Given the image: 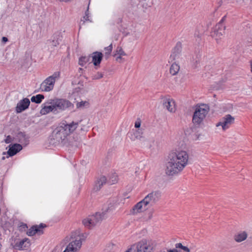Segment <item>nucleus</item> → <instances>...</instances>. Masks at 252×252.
Returning <instances> with one entry per match:
<instances>
[{
  "label": "nucleus",
  "instance_id": "1",
  "mask_svg": "<svg viewBox=\"0 0 252 252\" xmlns=\"http://www.w3.org/2000/svg\"><path fill=\"white\" fill-rule=\"evenodd\" d=\"M189 160L188 153L184 150H175L170 152L168 156L165 172L168 176H174L180 173L187 165Z\"/></svg>",
  "mask_w": 252,
  "mask_h": 252
},
{
  "label": "nucleus",
  "instance_id": "2",
  "mask_svg": "<svg viewBox=\"0 0 252 252\" xmlns=\"http://www.w3.org/2000/svg\"><path fill=\"white\" fill-rule=\"evenodd\" d=\"M88 127H55L50 135V143L53 145L61 144L63 146H67L71 141L69 138L73 134L75 130H88Z\"/></svg>",
  "mask_w": 252,
  "mask_h": 252
},
{
  "label": "nucleus",
  "instance_id": "3",
  "mask_svg": "<svg viewBox=\"0 0 252 252\" xmlns=\"http://www.w3.org/2000/svg\"><path fill=\"white\" fill-rule=\"evenodd\" d=\"M209 110V106L202 104L197 106L192 117V122L196 125H200L206 117Z\"/></svg>",
  "mask_w": 252,
  "mask_h": 252
},
{
  "label": "nucleus",
  "instance_id": "4",
  "mask_svg": "<svg viewBox=\"0 0 252 252\" xmlns=\"http://www.w3.org/2000/svg\"><path fill=\"white\" fill-rule=\"evenodd\" d=\"M60 72H55L53 74L47 78L40 85L42 92H50L53 89L56 79L60 78Z\"/></svg>",
  "mask_w": 252,
  "mask_h": 252
},
{
  "label": "nucleus",
  "instance_id": "5",
  "mask_svg": "<svg viewBox=\"0 0 252 252\" xmlns=\"http://www.w3.org/2000/svg\"><path fill=\"white\" fill-rule=\"evenodd\" d=\"M51 103H54L56 111H65L67 109H72L74 107V105L66 99L56 98L51 99Z\"/></svg>",
  "mask_w": 252,
  "mask_h": 252
},
{
  "label": "nucleus",
  "instance_id": "6",
  "mask_svg": "<svg viewBox=\"0 0 252 252\" xmlns=\"http://www.w3.org/2000/svg\"><path fill=\"white\" fill-rule=\"evenodd\" d=\"M160 197L161 192L159 191H153L146 196L143 200L145 205H147L149 208L155 205L159 201Z\"/></svg>",
  "mask_w": 252,
  "mask_h": 252
},
{
  "label": "nucleus",
  "instance_id": "7",
  "mask_svg": "<svg viewBox=\"0 0 252 252\" xmlns=\"http://www.w3.org/2000/svg\"><path fill=\"white\" fill-rule=\"evenodd\" d=\"M113 209V206L111 205L110 206L107 207L105 208H103L102 212L101 213L97 212L94 215L90 216L92 220V225L93 227L106 217V214L107 212H108Z\"/></svg>",
  "mask_w": 252,
  "mask_h": 252
},
{
  "label": "nucleus",
  "instance_id": "8",
  "mask_svg": "<svg viewBox=\"0 0 252 252\" xmlns=\"http://www.w3.org/2000/svg\"><path fill=\"white\" fill-rule=\"evenodd\" d=\"M82 238L78 235L75 239L70 242L63 252H77L81 248Z\"/></svg>",
  "mask_w": 252,
  "mask_h": 252
},
{
  "label": "nucleus",
  "instance_id": "9",
  "mask_svg": "<svg viewBox=\"0 0 252 252\" xmlns=\"http://www.w3.org/2000/svg\"><path fill=\"white\" fill-rule=\"evenodd\" d=\"M143 134V129L142 127H134L127 133L128 136L132 141L140 139L142 137Z\"/></svg>",
  "mask_w": 252,
  "mask_h": 252
},
{
  "label": "nucleus",
  "instance_id": "10",
  "mask_svg": "<svg viewBox=\"0 0 252 252\" xmlns=\"http://www.w3.org/2000/svg\"><path fill=\"white\" fill-rule=\"evenodd\" d=\"M226 17V16H224L214 28V34L218 37L222 35L225 32V26L223 24V22L225 20Z\"/></svg>",
  "mask_w": 252,
  "mask_h": 252
},
{
  "label": "nucleus",
  "instance_id": "11",
  "mask_svg": "<svg viewBox=\"0 0 252 252\" xmlns=\"http://www.w3.org/2000/svg\"><path fill=\"white\" fill-rule=\"evenodd\" d=\"M22 149V146L20 144H14L11 146L9 145V149L7 152H4L2 153L3 155H6V158L12 157L15 155L18 152Z\"/></svg>",
  "mask_w": 252,
  "mask_h": 252
},
{
  "label": "nucleus",
  "instance_id": "12",
  "mask_svg": "<svg viewBox=\"0 0 252 252\" xmlns=\"http://www.w3.org/2000/svg\"><path fill=\"white\" fill-rule=\"evenodd\" d=\"M30 242L29 239L25 238L20 241H17L14 244L11 243V246L15 250H24L30 246Z\"/></svg>",
  "mask_w": 252,
  "mask_h": 252
},
{
  "label": "nucleus",
  "instance_id": "13",
  "mask_svg": "<svg viewBox=\"0 0 252 252\" xmlns=\"http://www.w3.org/2000/svg\"><path fill=\"white\" fill-rule=\"evenodd\" d=\"M200 127H188L185 130V133L187 136L190 135L193 140L199 139L200 136V134L198 133L199 131L198 129Z\"/></svg>",
  "mask_w": 252,
  "mask_h": 252
},
{
  "label": "nucleus",
  "instance_id": "14",
  "mask_svg": "<svg viewBox=\"0 0 252 252\" xmlns=\"http://www.w3.org/2000/svg\"><path fill=\"white\" fill-rule=\"evenodd\" d=\"M30 104L29 99L25 98L21 100L17 104L16 107V111L17 113H19L27 109Z\"/></svg>",
  "mask_w": 252,
  "mask_h": 252
},
{
  "label": "nucleus",
  "instance_id": "15",
  "mask_svg": "<svg viewBox=\"0 0 252 252\" xmlns=\"http://www.w3.org/2000/svg\"><path fill=\"white\" fill-rule=\"evenodd\" d=\"M46 226V225L43 223H40L39 225H33L27 231V234L30 236H33L36 233L43 234L42 229Z\"/></svg>",
  "mask_w": 252,
  "mask_h": 252
},
{
  "label": "nucleus",
  "instance_id": "16",
  "mask_svg": "<svg viewBox=\"0 0 252 252\" xmlns=\"http://www.w3.org/2000/svg\"><path fill=\"white\" fill-rule=\"evenodd\" d=\"M136 248L137 252H152V246L144 240L138 243Z\"/></svg>",
  "mask_w": 252,
  "mask_h": 252
},
{
  "label": "nucleus",
  "instance_id": "17",
  "mask_svg": "<svg viewBox=\"0 0 252 252\" xmlns=\"http://www.w3.org/2000/svg\"><path fill=\"white\" fill-rule=\"evenodd\" d=\"M148 208V206L145 205V201L143 199L133 207L132 209L131 210V213L132 214L135 215L138 213L143 211V210H145Z\"/></svg>",
  "mask_w": 252,
  "mask_h": 252
},
{
  "label": "nucleus",
  "instance_id": "18",
  "mask_svg": "<svg viewBox=\"0 0 252 252\" xmlns=\"http://www.w3.org/2000/svg\"><path fill=\"white\" fill-rule=\"evenodd\" d=\"M182 52V44L180 42H178L176 46L172 50L170 59L173 61L179 58Z\"/></svg>",
  "mask_w": 252,
  "mask_h": 252
},
{
  "label": "nucleus",
  "instance_id": "19",
  "mask_svg": "<svg viewBox=\"0 0 252 252\" xmlns=\"http://www.w3.org/2000/svg\"><path fill=\"white\" fill-rule=\"evenodd\" d=\"M163 105L170 112H174L176 110L175 101L172 99L164 98Z\"/></svg>",
  "mask_w": 252,
  "mask_h": 252
},
{
  "label": "nucleus",
  "instance_id": "20",
  "mask_svg": "<svg viewBox=\"0 0 252 252\" xmlns=\"http://www.w3.org/2000/svg\"><path fill=\"white\" fill-rule=\"evenodd\" d=\"M234 118L230 115L228 114L216 124V126H226L227 125H232L234 124Z\"/></svg>",
  "mask_w": 252,
  "mask_h": 252
},
{
  "label": "nucleus",
  "instance_id": "21",
  "mask_svg": "<svg viewBox=\"0 0 252 252\" xmlns=\"http://www.w3.org/2000/svg\"><path fill=\"white\" fill-rule=\"evenodd\" d=\"M29 136L23 132H19L16 136V140L24 146H27L29 143Z\"/></svg>",
  "mask_w": 252,
  "mask_h": 252
},
{
  "label": "nucleus",
  "instance_id": "22",
  "mask_svg": "<svg viewBox=\"0 0 252 252\" xmlns=\"http://www.w3.org/2000/svg\"><path fill=\"white\" fill-rule=\"evenodd\" d=\"M51 102V99L49 100L46 102L47 104H50V105L46 106L45 105V104H43L44 105L40 110V113L42 115H46L51 112H54L56 111L54 103Z\"/></svg>",
  "mask_w": 252,
  "mask_h": 252
},
{
  "label": "nucleus",
  "instance_id": "23",
  "mask_svg": "<svg viewBox=\"0 0 252 252\" xmlns=\"http://www.w3.org/2000/svg\"><path fill=\"white\" fill-rule=\"evenodd\" d=\"M103 54L101 52L96 51L92 54V56H91V58L92 59V62L93 63L94 66H97L100 63Z\"/></svg>",
  "mask_w": 252,
  "mask_h": 252
},
{
  "label": "nucleus",
  "instance_id": "24",
  "mask_svg": "<svg viewBox=\"0 0 252 252\" xmlns=\"http://www.w3.org/2000/svg\"><path fill=\"white\" fill-rule=\"evenodd\" d=\"M248 237V234L245 231H240L234 236V240L240 243L246 240Z\"/></svg>",
  "mask_w": 252,
  "mask_h": 252
},
{
  "label": "nucleus",
  "instance_id": "25",
  "mask_svg": "<svg viewBox=\"0 0 252 252\" xmlns=\"http://www.w3.org/2000/svg\"><path fill=\"white\" fill-rule=\"evenodd\" d=\"M107 183V180L105 176H102L97 179L94 187V189L96 191L99 190L103 186V185Z\"/></svg>",
  "mask_w": 252,
  "mask_h": 252
},
{
  "label": "nucleus",
  "instance_id": "26",
  "mask_svg": "<svg viewBox=\"0 0 252 252\" xmlns=\"http://www.w3.org/2000/svg\"><path fill=\"white\" fill-rule=\"evenodd\" d=\"M149 148L153 152H157L159 149V145L158 142L154 140H150L148 143Z\"/></svg>",
  "mask_w": 252,
  "mask_h": 252
},
{
  "label": "nucleus",
  "instance_id": "27",
  "mask_svg": "<svg viewBox=\"0 0 252 252\" xmlns=\"http://www.w3.org/2000/svg\"><path fill=\"white\" fill-rule=\"evenodd\" d=\"M91 56H81L79 59L78 63L80 65L83 66L86 63L91 60Z\"/></svg>",
  "mask_w": 252,
  "mask_h": 252
},
{
  "label": "nucleus",
  "instance_id": "28",
  "mask_svg": "<svg viewBox=\"0 0 252 252\" xmlns=\"http://www.w3.org/2000/svg\"><path fill=\"white\" fill-rule=\"evenodd\" d=\"M44 98V96L41 94H38L35 96H32L31 98V101L32 102H35V103H40Z\"/></svg>",
  "mask_w": 252,
  "mask_h": 252
},
{
  "label": "nucleus",
  "instance_id": "29",
  "mask_svg": "<svg viewBox=\"0 0 252 252\" xmlns=\"http://www.w3.org/2000/svg\"><path fill=\"white\" fill-rule=\"evenodd\" d=\"M179 70H180L179 65L175 63H173L171 65V66L170 68V73L172 75H175L178 73Z\"/></svg>",
  "mask_w": 252,
  "mask_h": 252
},
{
  "label": "nucleus",
  "instance_id": "30",
  "mask_svg": "<svg viewBox=\"0 0 252 252\" xmlns=\"http://www.w3.org/2000/svg\"><path fill=\"white\" fill-rule=\"evenodd\" d=\"M92 220L90 217H89L88 218L84 219L82 220V223L86 227L91 229L93 227V226L92 225Z\"/></svg>",
  "mask_w": 252,
  "mask_h": 252
},
{
  "label": "nucleus",
  "instance_id": "31",
  "mask_svg": "<svg viewBox=\"0 0 252 252\" xmlns=\"http://www.w3.org/2000/svg\"><path fill=\"white\" fill-rule=\"evenodd\" d=\"M112 49H113L112 44H111L108 46L104 48V50H105L104 57L106 60L109 58V56L112 52Z\"/></svg>",
  "mask_w": 252,
  "mask_h": 252
},
{
  "label": "nucleus",
  "instance_id": "32",
  "mask_svg": "<svg viewBox=\"0 0 252 252\" xmlns=\"http://www.w3.org/2000/svg\"><path fill=\"white\" fill-rule=\"evenodd\" d=\"M118 181V176L117 175L114 173L112 175V176L110 177L109 179L107 180V183L109 185H113L117 182Z\"/></svg>",
  "mask_w": 252,
  "mask_h": 252
},
{
  "label": "nucleus",
  "instance_id": "33",
  "mask_svg": "<svg viewBox=\"0 0 252 252\" xmlns=\"http://www.w3.org/2000/svg\"><path fill=\"white\" fill-rule=\"evenodd\" d=\"M175 246L176 249H181L185 252H190V251L188 247L183 246L181 243H176Z\"/></svg>",
  "mask_w": 252,
  "mask_h": 252
},
{
  "label": "nucleus",
  "instance_id": "34",
  "mask_svg": "<svg viewBox=\"0 0 252 252\" xmlns=\"http://www.w3.org/2000/svg\"><path fill=\"white\" fill-rule=\"evenodd\" d=\"M89 104V102L87 101H81V102H78L76 104V106L78 108H82L85 106H87Z\"/></svg>",
  "mask_w": 252,
  "mask_h": 252
},
{
  "label": "nucleus",
  "instance_id": "35",
  "mask_svg": "<svg viewBox=\"0 0 252 252\" xmlns=\"http://www.w3.org/2000/svg\"><path fill=\"white\" fill-rule=\"evenodd\" d=\"M53 38L56 39V40L60 42L62 40V36L61 35V32H57L54 34Z\"/></svg>",
  "mask_w": 252,
  "mask_h": 252
},
{
  "label": "nucleus",
  "instance_id": "36",
  "mask_svg": "<svg viewBox=\"0 0 252 252\" xmlns=\"http://www.w3.org/2000/svg\"><path fill=\"white\" fill-rule=\"evenodd\" d=\"M53 38L56 39V40L60 42L62 40V36L61 35V32H57L54 34Z\"/></svg>",
  "mask_w": 252,
  "mask_h": 252
},
{
  "label": "nucleus",
  "instance_id": "37",
  "mask_svg": "<svg viewBox=\"0 0 252 252\" xmlns=\"http://www.w3.org/2000/svg\"><path fill=\"white\" fill-rule=\"evenodd\" d=\"M103 76V74L102 73L97 72L96 74L93 75L92 77L93 80H97L102 78Z\"/></svg>",
  "mask_w": 252,
  "mask_h": 252
},
{
  "label": "nucleus",
  "instance_id": "38",
  "mask_svg": "<svg viewBox=\"0 0 252 252\" xmlns=\"http://www.w3.org/2000/svg\"><path fill=\"white\" fill-rule=\"evenodd\" d=\"M116 53L118 55L120 56H125L126 55V54L124 50H123L122 48L121 47H118L116 49Z\"/></svg>",
  "mask_w": 252,
  "mask_h": 252
},
{
  "label": "nucleus",
  "instance_id": "39",
  "mask_svg": "<svg viewBox=\"0 0 252 252\" xmlns=\"http://www.w3.org/2000/svg\"><path fill=\"white\" fill-rule=\"evenodd\" d=\"M89 15H88L87 14H85V16L83 17V19L81 20V22H83V24H84L86 21H91L89 19Z\"/></svg>",
  "mask_w": 252,
  "mask_h": 252
},
{
  "label": "nucleus",
  "instance_id": "40",
  "mask_svg": "<svg viewBox=\"0 0 252 252\" xmlns=\"http://www.w3.org/2000/svg\"><path fill=\"white\" fill-rule=\"evenodd\" d=\"M51 45L53 46H57L60 44V42L56 40L54 38H53V39L51 41Z\"/></svg>",
  "mask_w": 252,
  "mask_h": 252
},
{
  "label": "nucleus",
  "instance_id": "41",
  "mask_svg": "<svg viewBox=\"0 0 252 252\" xmlns=\"http://www.w3.org/2000/svg\"><path fill=\"white\" fill-rule=\"evenodd\" d=\"M4 141L7 144L10 143L12 141V137L10 135L7 136Z\"/></svg>",
  "mask_w": 252,
  "mask_h": 252
},
{
  "label": "nucleus",
  "instance_id": "42",
  "mask_svg": "<svg viewBox=\"0 0 252 252\" xmlns=\"http://www.w3.org/2000/svg\"><path fill=\"white\" fill-rule=\"evenodd\" d=\"M141 120L139 118H138L135 122L134 126H141Z\"/></svg>",
  "mask_w": 252,
  "mask_h": 252
},
{
  "label": "nucleus",
  "instance_id": "43",
  "mask_svg": "<svg viewBox=\"0 0 252 252\" xmlns=\"http://www.w3.org/2000/svg\"><path fill=\"white\" fill-rule=\"evenodd\" d=\"M63 125H64V126H74L75 125H77L78 124L77 123H74L73 122H72L71 124H64V123L63 124Z\"/></svg>",
  "mask_w": 252,
  "mask_h": 252
},
{
  "label": "nucleus",
  "instance_id": "44",
  "mask_svg": "<svg viewBox=\"0 0 252 252\" xmlns=\"http://www.w3.org/2000/svg\"><path fill=\"white\" fill-rule=\"evenodd\" d=\"M168 252H179L177 249H169L167 250Z\"/></svg>",
  "mask_w": 252,
  "mask_h": 252
},
{
  "label": "nucleus",
  "instance_id": "45",
  "mask_svg": "<svg viewBox=\"0 0 252 252\" xmlns=\"http://www.w3.org/2000/svg\"><path fill=\"white\" fill-rule=\"evenodd\" d=\"M21 229H25L28 228L27 225L26 224H23L20 226Z\"/></svg>",
  "mask_w": 252,
  "mask_h": 252
},
{
  "label": "nucleus",
  "instance_id": "46",
  "mask_svg": "<svg viewBox=\"0 0 252 252\" xmlns=\"http://www.w3.org/2000/svg\"><path fill=\"white\" fill-rule=\"evenodd\" d=\"M8 41V39L6 37H2V41L3 42H6Z\"/></svg>",
  "mask_w": 252,
  "mask_h": 252
},
{
  "label": "nucleus",
  "instance_id": "47",
  "mask_svg": "<svg viewBox=\"0 0 252 252\" xmlns=\"http://www.w3.org/2000/svg\"><path fill=\"white\" fill-rule=\"evenodd\" d=\"M199 63V60H197L195 61V63H194V68H196L197 67V65L198 63Z\"/></svg>",
  "mask_w": 252,
  "mask_h": 252
},
{
  "label": "nucleus",
  "instance_id": "48",
  "mask_svg": "<svg viewBox=\"0 0 252 252\" xmlns=\"http://www.w3.org/2000/svg\"><path fill=\"white\" fill-rule=\"evenodd\" d=\"M85 14H87L88 15H89V5L88 6L87 9L85 11Z\"/></svg>",
  "mask_w": 252,
  "mask_h": 252
},
{
  "label": "nucleus",
  "instance_id": "49",
  "mask_svg": "<svg viewBox=\"0 0 252 252\" xmlns=\"http://www.w3.org/2000/svg\"><path fill=\"white\" fill-rule=\"evenodd\" d=\"M121 56H120V55H119V56L116 58V60H117V61H118V60H119V59H121V58H121Z\"/></svg>",
  "mask_w": 252,
  "mask_h": 252
},
{
  "label": "nucleus",
  "instance_id": "50",
  "mask_svg": "<svg viewBox=\"0 0 252 252\" xmlns=\"http://www.w3.org/2000/svg\"><path fill=\"white\" fill-rule=\"evenodd\" d=\"M228 127H222V129L223 131H224V130H225L227 129V128H228Z\"/></svg>",
  "mask_w": 252,
  "mask_h": 252
},
{
  "label": "nucleus",
  "instance_id": "51",
  "mask_svg": "<svg viewBox=\"0 0 252 252\" xmlns=\"http://www.w3.org/2000/svg\"><path fill=\"white\" fill-rule=\"evenodd\" d=\"M61 1H64V2H67L69 1L70 0H59Z\"/></svg>",
  "mask_w": 252,
  "mask_h": 252
},
{
  "label": "nucleus",
  "instance_id": "52",
  "mask_svg": "<svg viewBox=\"0 0 252 252\" xmlns=\"http://www.w3.org/2000/svg\"><path fill=\"white\" fill-rule=\"evenodd\" d=\"M6 158V157H5V156H3L2 158H1V159L2 160H4L5 159V158Z\"/></svg>",
  "mask_w": 252,
  "mask_h": 252
},
{
  "label": "nucleus",
  "instance_id": "53",
  "mask_svg": "<svg viewBox=\"0 0 252 252\" xmlns=\"http://www.w3.org/2000/svg\"><path fill=\"white\" fill-rule=\"evenodd\" d=\"M131 250V249H128V250H127L126 252H130V251Z\"/></svg>",
  "mask_w": 252,
  "mask_h": 252
},
{
  "label": "nucleus",
  "instance_id": "54",
  "mask_svg": "<svg viewBox=\"0 0 252 252\" xmlns=\"http://www.w3.org/2000/svg\"><path fill=\"white\" fill-rule=\"evenodd\" d=\"M97 128H98V127H95V129H96V130H97ZM93 130L94 131V130H95V127H94V128H93Z\"/></svg>",
  "mask_w": 252,
  "mask_h": 252
},
{
  "label": "nucleus",
  "instance_id": "55",
  "mask_svg": "<svg viewBox=\"0 0 252 252\" xmlns=\"http://www.w3.org/2000/svg\"><path fill=\"white\" fill-rule=\"evenodd\" d=\"M79 70H80V71H82V70H83V69H82V68H79Z\"/></svg>",
  "mask_w": 252,
  "mask_h": 252
},
{
  "label": "nucleus",
  "instance_id": "56",
  "mask_svg": "<svg viewBox=\"0 0 252 252\" xmlns=\"http://www.w3.org/2000/svg\"><path fill=\"white\" fill-rule=\"evenodd\" d=\"M251 71L252 72V64H251Z\"/></svg>",
  "mask_w": 252,
  "mask_h": 252
}]
</instances>
